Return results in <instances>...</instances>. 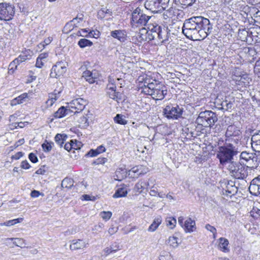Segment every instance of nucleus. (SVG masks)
I'll list each match as a JSON object with an SVG mask.
<instances>
[{"label": "nucleus", "mask_w": 260, "mask_h": 260, "mask_svg": "<svg viewBox=\"0 0 260 260\" xmlns=\"http://www.w3.org/2000/svg\"><path fill=\"white\" fill-rule=\"evenodd\" d=\"M238 7L241 12V15L245 18H248L249 16L252 18V13L257 10L255 7H249L245 4H239Z\"/></svg>", "instance_id": "16"}, {"label": "nucleus", "mask_w": 260, "mask_h": 260, "mask_svg": "<svg viewBox=\"0 0 260 260\" xmlns=\"http://www.w3.org/2000/svg\"><path fill=\"white\" fill-rule=\"evenodd\" d=\"M257 153H251L243 151L240 155V160L243 164L249 166L250 168H256L259 165V160L258 158Z\"/></svg>", "instance_id": "4"}, {"label": "nucleus", "mask_w": 260, "mask_h": 260, "mask_svg": "<svg viewBox=\"0 0 260 260\" xmlns=\"http://www.w3.org/2000/svg\"><path fill=\"white\" fill-rule=\"evenodd\" d=\"M112 214L110 211H103L100 213L101 217L105 220H109L111 217Z\"/></svg>", "instance_id": "49"}, {"label": "nucleus", "mask_w": 260, "mask_h": 260, "mask_svg": "<svg viewBox=\"0 0 260 260\" xmlns=\"http://www.w3.org/2000/svg\"><path fill=\"white\" fill-rule=\"evenodd\" d=\"M217 120L216 114L211 111L201 112L196 120L199 126L204 127H211Z\"/></svg>", "instance_id": "3"}, {"label": "nucleus", "mask_w": 260, "mask_h": 260, "mask_svg": "<svg viewBox=\"0 0 260 260\" xmlns=\"http://www.w3.org/2000/svg\"><path fill=\"white\" fill-rule=\"evenodd\" d=\"M149 79H146L144 81V86L142 87V92L147 95H151L152 92L157 87L161 86L158 81L153 80L152 82L150 81Z\"/></svg>", "instance_id": "12"}, {"label": "nucleus", "mask_w": 260, "mask_h": 260, "mask_svg": "<svg viewBox=\"0 0 260 260\" xmlns=\"http://www.w3.org/2000/svg\"><path fill=\"white\" fill-rule=\"evenodd\" d=\"M122 170H116L115 172V175L114 176L115 179L118 181H121L124 177L125 176V175H122L121 173V171Z\"/></svg>", "instance_id": "52"}, {"label": "nucleus", "mask_w": 260, "mask_h": 260, "mask_svg": "<svg viewBox=\"0 0 260 260\" xmlns=\"http://www.w3.org/2000/svg\"><path fill=\"white\" fill-rule=\"evenodd\" d=\"M100 32L99 31H95L94 30H90L87 34V37H93L97 38L99 37Z\"/></svg>", "instance_id": "56"}, {"label": "nucleus", "mask_w": 260, "mask_h": 260, "mask_svg": "<svg viewBox=\"0 0 260 260\" xmlns=\"http://www.w3.org/2000/svg\"><path fill=\"white\" fill-rule=\"evenodd\" d=\"M228 163H230L229 170L232 175L236 179H243L248 175L247 170L245 166L239 162L233 161V159Z\"/></svg>", "instance_id": "5"}, {"label": "nucleus", "mask_w": 260, "mask_h": 260, "mask_svg": "<svg viewBox=\"0 0 260 260\" xmlns=\"http://www.w3.org/2000/svg\"><path fill=\"white\" fill-rule=\"evenodd\" d=\"M72 142L73 145L72 149L76 150L80 149V146H81V143L80 142H78L76 140H72Z\"/></svg>", "instance_id": "55"}, {"label": "nucleus", "mask_w": 260, "mask_h": 260, "mask_svg": "<svg viewBox=\"0 0 260 260\" xmlns=\"http://www.w3.org/2000/svg\"><path fill=\"white\" fill-rule=\"evenodd\" d=\"M70 113L71 112L69 110V108H67V106L66 107L62 106L54 113V116L56 118H60L65 116Z\"/></svg>", "instance_id": "27"}, {"label": "nucleus", "mask_w": 260, "mask_h": 260, "mask_svg": "<svg viewBox=\"0 0 260 260\" xmlns=\"http://www.w3.org/2000/svg\"><path fill=\"white\" fill-rule=\"evenodd\" d=\"M167 225L171 229H173L176 226V219L173 217H169L166 219Z\"/></svg>", "instance_id": "43"}, {"label": "nucleus", "mask_w": 260, "mask_h": 260, "mask_svg": "<svg viewBox=\"0 0 260 260\" xmlns=\"http://www.w3.org/2000/svg\"><path fill=\"white\" fill-rule=\"evenodd\" d=\"M119 244L117 243L112 244L110 247H106L104 249V251L106 253V255L112 252H115L119 250Z\"/></svg>", "instance_id": "32"}, {"label": "nucleus", "mask_w": 260, "mask_h": 260, "mask_svg": "<svg viewBox=\"0 0 260 260\" xmlns=\"http://www.w3.org/2000/svg\"><path fill=\"white\" fill-rule=\"evenodd\" d=\"M78 45L81 48H84L87 46H91L93 43L91 41L86 39H81L78 41Z\"/></svg>", "instance_id": "39"}, {"label": "nucleus", "mask_w": 260, "mask_h": 260, "mask_svg": "<svg viewBox=\"0 0 260 260\" xmlns=\"http://www.w3.org/2000/svg\"><path fill=\"white\" fill-rule=\"evenodd\" d=\"M97 74L96 72L86 70L83 73L82 77L90 84H92L95 82V79L98 78Z\"/></svg>", "instance_id": "22"}, {"label": "nucleus", "mask_w": 260, "mask_h": 260, "mask_svg": "<svg viewBox=\"0 0 260 260\" xmlns=\"http://www.w3.org/2000/svg\"><path fill=\"white\" fill-rule=\"evenodd\" d=\"M29 160L33 163H36L38 161V158L36 155L33 153H30L28 155Z\"/></svg>", "instance_id": "57"}, {"label": "nucleus", "mask_w": 260, "mask_h": 260, "mask_svg": "<svg viewBox=\"0 0 260 260\" xmlns=\"http://www.w3.org/2000/svg\"><path fill=\"white\" fill-rule=\"evenodd\" d=\"M221 108L222 109L228 110V109L232 108L233 106V103L225 99L224 101L222 102L221 103Z\"/></svg>", "instance_id": "45"}, {"label": "nucleus", "mask_w": 260, "mask_h": 260, "mask_svg": "<svg viewBox=\"0 0 260 260\" xmlns=\"http://www.w3.org/2000/svg\"><path fill=\"white\" fill-rule=\"evenodd\" d=\"M108 94L111 99L116 101L117 102L121 100L122 99V94L120 92H117L116 91L110 92L108 91Z\"/></svg>", "instance_id": "34"}, {"label": "nucleus", "mask_w": 260, "mask_h": 260, "mask_svg": "<svg viewBox=\"0 0 260 260\" xmlns=\"http://www.w3.org/2000/svg\"><path fill=\"white\" fill-rule=\"evenodd\" d=\"M195 226V222L190 218L187 219L184 223V229L186 232H191L193 231Z\"/></svg>", "instance_id": "28"}, {"label": "nucleus", "mask_w": 260, "mask_h": 260, "mask_svg": "<svg viewBox=\"0 0 260 260\" xmlns=\"http://www.w3.org/2000/svg\"><path fill=\"white\" fill-rule=\"evenodd\" d=\"M15 7L9 3H0V19L9 21L12 19L15 14Z\"/></svg>", "instance_id": "7"}, {"label": "nucleus", "mask_w": 260, "mask_h": 260, "mask_svg": "<svg viewBox=\"0 0 260 260\" xmlns=\"http://www.w3.org/2000/svg\"><path fill=\"white\" fill-rule=\"evenodd\" d=\"M162 221L161 217L160 216L155 218L151 224L149 226L148 231L149 232H154L158 226L160 225Z\"/></svg>", "instance_id": "30"}, {"label": "nucleus", "mask_w": 260, "mask_h": 260, "mask_svg": "<svg viewBox=\"0 0 260 260\" xmlns=\"http://www.w3.org/2000/svg\"><path fill=\"white\" fill-rule=\"evenodd\" d=\"M49 99L51 101V104H53L57 100V96L55 94H49Z\"/></svg>", "instance_id": "63"}, {"label": "nucleus", "mask_w": 260, "mask_h": 260, "mask_svg": "<svg viewBox=\"0 0 260 260\" xmlns=\"http://www.w3.org/2000/svg\"><path fill=\"white\" fill-rule=\"evenodd\" d=\"M52 145H53V143H49L47 141H45V142L42 145V147L45 152H49L52 149Z\"/></svg>", "instance_id": "47"}, {"label": "nucleus", "mask_w": 260, "mask_h": 260, "mask_svg": "<svg viewBox=\"0 0 260 260\" xmlns=\"http://www.w3.org/2000/svg\"><path fill=\"white\" fill-rule=\"evenodd\" d=\"M114 120L116 123L122 125H125L127 122V121L125 119V116L120 114H117L114 117Z\"/></svg>", "instance_id": "38"}, {"label": "nucleus", "mask_w": 260, "mask_h": 260, "mask_svg": "<svg viewBox=\"0 0 260 260\" xmlns=\"http://www.w3.org/2000/svg\"><path fill=\"white\" fill-rule=\"evenodd\" d=\"M31 51L30 50H27L23 52L17 58H15L16 60L18 61V64L25 61L26 60H29L31 57Z\"/></svg>", "instance_id": "26"}, {"label": "nucleus", "mask_w": 260, "mask_h": 260, "mask_svg": "<svg viewBox=\"0 0 260 260\" xmlns=\"http://www.w3.org/2000/svg\"><path fill=\"white\" fill-rule=\"evenodd\" d=\"M150 18L138 9L135 10L132 14V21L137 26L146 25Z\"/></svg>", "instance_id": "8"}, {"label": "nucleus", "mask_w": 260, "mask_h": 260, "mask_svg": "<svg viewBox=\"0 0 260 260\" xmlns=\"http://www.w3.org/2000/svg\"><path fill=\"white\" fill-rule=\"evenodd\" d=\"M22 156H23V153L22 152H18L16 153L15 155H12V159L17 160V159H19Z\"/></svg>", "instance_id": "64"}, {"label": "nucleus", "mask_w": 260, "mask_h": 260, "mask_svg": "<svg viewBox=\"0 0 260 260\" xmlns=\"http://www.w3.org/2000/svg\"><path fill=\"white\" fill-rule=\"evenodd\" d=\"M127 194V189L125 187H122L118 188L115 193L113 195V198H118L124 197L126 196Z\"/></svg>", "instance_id": "31"}, {"label": "nucleus", "mask_w": 260, "mask_h": 260, "mask_svg": "<svg viewBox=\"0 0 260 260\" xmlns=\"http://www.w3.org/2000/svg\"><path fill=\"white\" fill-rule=\"evenodd\" d=\"M67 63L66 61H59L54 65L50 74L52 78H58L62 76L67 71Z\"/></svg>", "instance_id": "11"}, {"label": "nucleus", "mask_w": 260, "mask_h": 260, "mask_svg": "<svg viewBox=\"0 0 260 260\" xmlns=\"http://www.w3.org/2000/svg\"><path fill=\"white\" fill-rule=\"evenodd\" d=\"M107 161V159L105 157H99L93 161L92 163L93 165H97L100 164H104Z\"/></svg>", "instance_id": "50"}, {"label": "nucleus", "mask_w": 260, "mask_h": 260, "mask_svg": "<svg viewBox=\"0 0 260 260\" xmlns=\"http://www.w3.org/2000/svg\"><path fill=\"white\" fill-rule=\"evenodd\" d=\"M87 245L88 243L83 240H73L71 242L70 248L71 250H77L86 248Z\"/></svg>", "instance_id": "18"}, {"label": "nucleus", "mask_w": 260, "mask_h": 260, "mask_svg": "<svg viewBox=\"0 0 260 260\" xmlns=\"http://www.w3.org/2000/svg\"><path fill=\"white\" fill-rule=\"evenodd\" d=\"M224 137V145L218 147L216 154L217 158L222 165L234 159V156L240 153L244 147L241 141V132L235 125L228 126Z\"/></svg>", "instance_id": "1"}, {"label": "nucleus", "mask_w": 260, "mask_h": 260, "mask_svg": "<svg viewBox=\"0 0 260 260\" xmlns=\"http://www.w3.org/2000/svg\"><path fill=\"white\" fill-rule=\"evenodd\" d=\"M182 29L183 34L188 39L200 41L211 32L212 25L206 18L193 16L184 21Z\"/></svg>", "instance_id": "2"}, {"label": "nucleus", "mask_w": 260, "mask_h": 260, "mask_svg": "<svg viewBox=\"0 0 260 260\" xmlns=\"http://www.w3.org/2000/svg\"><path fill=\"white\" fill-rule=\"evenodd\" d=\"M15 241L13 242V244L16 246L20 247L21 248L25 247V240L21 238H7L6 240H14Z\"/></svg>", "instance_id": "35"}, {"label": "nucleus", "mask_w": 260, "mask_h": 260, "mask_svg": "<svg viewBox=\"0 0 260 260\" xmlns=\"http://www.w3.org/2000/svg\"><path fill=\"white\" fill-rule=\"evenodd\" d=\"M30 100L29 96L27 93H23L18 97L14 99L11 102V106H15L17 104H20L23 102L28 101Z\"/></svg>", "instance_id": "23"}, {"label": "nucleus", "mask_w": 260, "mask_h": 260, "mask_svg": "<svg viewBox=\"0 0 260 260\" xmlns=\"http://www.w3.org/2000/svg\"><path fill=\"white\" fill-rule=\"evenodd\" d=\"M169 32L168 29L165 26H161L158 31L157 41L160 43H166L168 41Z\"/></svg>", "instance_id": "19"}, {"label": "nucleus", "mask_w": 260, "mask_h": 260, "mask_svg": "<svg viewBox=\"0 0 260 260\" xmlns=\"http://www.w3.org/2000/svg\"><path fill=\"white\" fill-rule=\"evenodd\" d=\"M78 27V23H75V22L72 19L70 22L66 23L65 25L63 30L64 31H67V32L69 31H71L73 29L74 27Z\"/></svg>", "instance_id": "37"}, {"label": "nucleus", "mask_w": 260, "mask_h": 260, "mask_svg": "<svg viewBox=\"0 0 260 260\" xmlns=\"http://www.w3.org/2000/svg\"><path fill=\"white\" fill-rule=\"evenodd\" d=\"M143 168V166H138L133 167L129 171V175H131L132 176V173L136 174L137 176H139L142 174H144L142 169Z\"/></svg>", "instance_id": "41"}, {"label": "nucleus", "mask_w": 260, "mask_h": 260, "mask_svg": "<svg viewBox=\"0 0 260 260\" xmlns=\"http://www.w3.org/2000/svg\"><path fill=\"white\" fill-rule=\"evenodd\" d=\"M252 17H253V20L254 22L260 23V11H256L255 12L252 13Z\"/></svg>", "instance_id": "54"}, {"label": "nucleus", "mask_w": 260, "mask_h": 260, "mask_svg": "<svg viewBox=\"0 0 260 260\" xmlns=\"http://www.w3.org/2000/svg\"><path fill=\"white\" fill-rule=\"evenodd\" d=\"M44 61L43 60H41V59H39V58H37L36 63V67L38 68H41L44 64Z\"/></svg>", "instance_id": "61"}, {"label": "nucleus", "mask_w": 260, "mask_h": 260, "mask_svg": "<svg viewBox=\"0 0 260 260\" xmlns=\"http://www.w3.org/2000/svg\"><path fill=\"white\" fill-rule=\"evenodd\" d=\"M180 4L182 5V8H186L191 6L196 0H179Z\"/></svg>", "instance_id": "44"}, {"label": "nucleus", "mask_w": 260, "mask_h": 260, "mask_svg": "<svg viewBox=\"0 0 260 260\" xmlns=\"http://www.w3.org/2000/svg\"><path fill=\"white\" fill-rule=\"evenodd\" d=\"M238 191V188L235 186V183L233 181H228L225 188L223 190V193L227 196L232 197Z\"/></svg>", "instance_id": "17"}, {"label": "nucleus", "mask_w": 260, "mask_h": 260, "mask_svg": "<svg viewBox=\"0 0 260 260\" xmlns=\"http://www.w3.org/2000/svg\"><path fill=\"white\" fill-rule=\"evenodd\" d=\"M167 91L166 89H161V86L157 87L152 92L151 96H153V99L158 100H161L164 99L165 95L167 94Z\"/></svg>", "instance_id": "24"}, {"label": "nucleus", "mask_w": 260, "mask_h": 260, "mask_svg": "<svg viewBox=\"0 0 260 260\" xmlns=\"http://www.w3.org/2000/svg\"><path fill=\"white\" fill-rule=\"evenodd\" d=\"M183 110L178 105L173 107L172 105H168L164 109V115L168 118L177 119L180 117L182 114Z\"/></svg>", "instance_id": "10"}, {"label": "nucleus", "mask_w": 260, "mask_h": 260, "mask_svg": "<svg viewBox=\"0 0 260 260\" xmlns=\"http://www.w3.org/2000/svg\"><path fill=\"white\" fill-rule=\"evenodd\" d=\"M21 167L24 169H28L30 167V166L27 160H25L21 162Z\"/></svg>", "instance_id": "60"}, {"label": "nucleus", "mask_w": 260, "mask_h": 260, "mask_svg": "<svg viewBox=\"0 0 260 260\" xmlns=\"http://www.w3.org/2000/svg\"><path fill=\"white\" fill-rule=\"evenodd\" d=\"M87 104V102L85 100L82 98H78L68 103L67 108L71 113H78L84 110Z\"/></svg>", "instance_id": "9"}, {"label": "nucleus", "mask_w": 260, "mask_h": 260, "mask_svg": "<svg viewBox=\"0 0 260 260\" xmlns=\"http://www.w3.org/2000/svg\"><path fill=\"white\" fill-rule=\"evenodd\" d=\"M99 153L96 149H91L86 154V156H89L90 157H94L97 156Z\"/></svg>", "instance_id": "59"}, {"label": "nucleus", "mask_w": 260, "mask_h": 260, "mask_svg": "<svg viewBox=\"0 0 260 260\" xmlns=\"http://www.w3.org/2000/svg\"><path fill=\"white\" fill-rule=\"evenodd\" d=\"M72 147L73 145L72 140L70 141V142L66 143L63 146L64 149L68 151H69L71 149H72Z\"/></svg>", "instance_id": "62"}, {"label": "nucleus", "mask_w": 260, "mask_h": 260, "mask_svg": "<svg viewBox=\"0 0 260 260\" xmlns=\"http://www.w3.org/2000/svg\"><path fill=\"white\" fill-rule=\"evenodd\" d=\"M111 36L117 39L120 42H124L127 37L126 31L124 30L117 29L111 31Z\"/></svg>", "instance_id": "20"}, {"label": "nucleus", "mask_w": 260, "mask_h": 260, "mask_svg": "<svg viewBox=\"0 0 260 260\" xmlns=\"http://www.w3.org/2000/svg\"><path fill=\"white\" fill-rule=\"evenodd\" d=\"M159 260H172V257L169 253L164 251L160 255Z\"/></svg>", "instance_id": "48"}, {"label": "nucleus", "mask_w": 260, "mask_h": 260, "mask_svg": "<svg viewBox=\"0 0 260 260\" xmlns=\"http://www.w3.org/2000/svg\"><path fill=\"white\" fill-rule=\"evenodd\" d=\"M250 78L246 74H238L234 72L233 80L235 81L236 84L241 86L246 87L249 84Z\"/></svg>", "instance_id": "13"}, {"label": "nucleus", "mask_w": 260, "mask_h": 260, "mask_svg": "<svg viewBox=\"0 0 260 260\" xmlns=\"http://www.w3.org/2000/svg\"><path fill=\"white\" fill-rule=\"evenodd\" d=\"M150 27L151 30V32H152L153 36H154V40H156L157 41L158 38V31H159L160 26L158 24L156 25H150Z\"/></svg>", "instance_id": "40"}, {"label": "nucleus", "mask_w": 260, "mask_h": 260, "mask_svg": "<svg viewBox=\"0 0 260 260\" xmlns=\"http://www.w3.org/2000/svg\"><path fill=\"white\" fill-rule=\"evenodd\" d=\"M206 229L213 234V236H214V238H215V234L216 233V229L214 226L210 225L209 224H207L206 225Z\"/></svg>", "instance_id": "58"}, {"label": "nucleus", "mask_w": 260, "mask_h": 260, "mask_svg": "<svg viewBox=\"0 0 260 260\" xmlns=\"http://www.w3.org/2000/svg\"><path fill=\"white\" fill-rule=\"evenodd\" d=\"M18 61L16 60L15 59L12 61L9 66V72L13 73L15 70L17 69V66L19 65Z\"/></svg>", "instance_id": "46"}, {"label": "nucleus", "mask_w": 260, "mask_h": 260, "mask_svg": "<svg viewBox=\"0 0 260 260\" xmlns=\"http://www.w3.org/2000/svg\"><path fill=\"white\" fill-rule=\"evenodd\" d=\"M148 28V30H146V28H143L140 30V32H139L140 38H141L142 40L148 42L151 40H154V36L152 35L150 26Z\"/></svg>", "instance_id": "21"}, {"label": "nucleus", "mask_w": 260, "mask_h": 260, "mask_svg": "<svg viewBox=\"0 0 260 260\" xmlns=\"http://www.w3.org/2000/svg\"><path fill=\"white\" fill-rule=\"evenodd\" d=\"M251 145L252 150L260 154V130L252 135Z\"/></svg>", "instance_id": "15"}, {"label": "nucleus", "mask_w": 260, "mask_h": 260, "mask_svg": "<svg viewBox=\"0 0 260 260\" xmlns=\"http://www.w3.org/2000/svg\"><path fill=\"white\" fill-rule=\"evenodd\" d=\"M73 186V180L70 178H65L62 181L61 187L62 188H71Z\"/></svg>", "instance_id": "36"}, {"label": "nucleus", "mask_w": 260, "mask_h": 260, "mask_svg": "<svg viewBox=\"0 0 260 260\" xmlns=\"http://www.w3.org/2000/svg\"><path fill=\"white\" fill-rule=\"evenodd\" d=\"M254 72L258 77H260V60L256 62L254 68Z\"/></svg>", "instance_id": "53"}, {"label": "nucleus", "mask_w": 260, "mask_h": 260, "mask_svg": "<svg viewBox=\"0 0 260 260\" xmlns=\"http://www.w3.org/2000/svg\"><path fill=\"white\" fill-rule=\"evenodd\" d=\"M67 135L64 134H57L55 138V142L60 147H62L64 143V142L66 141L67 139Z\"/></svg>", "instance_id": "29"}, {"label": "nucleus", "mask_w": 260, "mask_h": 260, "mask_svg": "<svg viewBox=\"0 0 260 260\" xmlns=\"http://www.w3.org/2000/svg\"><path fill=\"white\" fill-rule=\"evenodd\" d=\"M168 243L173 248L177 247L179 245L178 238L175 236L170 237L168 240Z\"/></svg>", "instance_id": "42"}, {"label": "nucleus", "mask_w": 260, "mask_h": 260, "mask_svg": "<svg viewBox=\"0 0 260 260\" xmlns=\"http://www.w3.org/2000/svg\"><path fill=\"white\" fill-rule=\"evenodd\" d=\"M248 189L250 193L253 196H258L260 194V175L251 181Z\"/></svg>", "instance_id": "14"}, {"label": "nucleus", "mask_w": 260, "mask_h": 260, "mask_svg": "<svg viewBox=\"0 0 260 260\" xmlns=\"http://www.w3.org/2000/svg\"><path fill=\"white\" fill-rule=\"evenodd\" d=\"M101 14H106L108 15V16H111L112 15V12L110 9L103 8L98 13L99 16H101Z\"/></svg>", "instance_id": "51"}, {"label": "nucleus", "mask_w": 260, "mask_h": 260, "mask_svg": "<svg viewBox=\"0 0 260 260\" xmlns=\"http://www.w3.org/2000/svg\"><path fill=\"white\" fill-rule=\"evenodd\" d=\"M147 185L148 183L147 182L143 181H140L136 184L134 190L137 192L141 193Z\"/></svg>", "instance_id": "33"}, {"label": "nucleus", "mask_w": 260, "mask_h": 260, "mask_svg": "<svg viewBox=\"0 0 260 260\" xmlns=\"http://www.w3.org/2000/svg\"><path fill=\"white\" fill-rule=\"evenodd\" d=\"M219 243H218V248L221 251L228 253L230 251V249L229 247V242L228 239L225 238H220L218 239Z\"/></svg>", "instance_id": "25"}, {"label": "nucleus", "mask_w": 260, "mask_h": 260, "mask_svg": "<svg viewBox=\"0 0 260 260\" xmlns=\"http://www.w3.org/2000/svg\"><path fill=\"white\" fill-rule=\"evenodd\" d=\"M169 2V0H146L144 6L146 9L157 13L165 10Z\"/></svg>", "instance_id": "6"}]
</instances>
